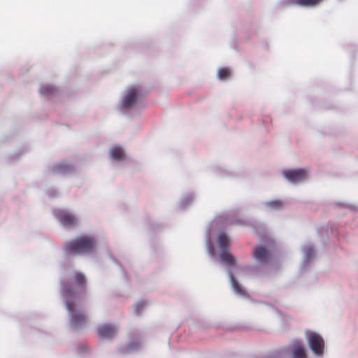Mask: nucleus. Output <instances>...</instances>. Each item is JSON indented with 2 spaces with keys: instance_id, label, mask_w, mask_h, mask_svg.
I'll return each mask as SVG.
<instances>
[{
  "instance_id": "f03ea898",
  "label": "nucleus",
  "mask_w": 358,
  "mask_h": 358,
  "mask_svg": "<svg viewBox=\"0 0 358 358\" xmlns=\"http://www.w3.org/2000/svg\"><path fill=\"white\" fill-rule=\"evenodd\" d=\"M95 246L94 238L84 236L68 241L64 250L67 255H81L94 251Z\"/></svg>"
},
{
  "instance_id": "2eb2a0df",
  "label": "nucleus",
  "mask_w": 358,
  "mask_h": 358,
  "mask_svg": "<svg viewBox=\"0 0 358 358\" xmlns=\"http://www.w3.org/2000/svg\"><path fill=\"white\" fill-rule=\"evenodd\" d=\"M231 71L228 68H221L217 72V76L220 80H226L230 77Z\"/></svg>"
},
{
  "instance_id": "20e7f679",
  "label": "nucleus",
  "mask_w": 358,
  "mask_h": 358,
  "mask_svg": "<svg viewBox=\"0 0 358 358\" xmlns=\"http://www.w3.org/2000/svg\"><path fill=\"white\" fill-rule=\"evenodd\" d=\"M141 92L139 88L132 87L127 90V92L122 100V106L125 108H129L134 105L139 97Z\"/></svg>"
},
{
  "instance_id": "1a4fd4ad",
  "label": "nucleus",
  "mask_w": 358,
  "mask_h": 358,
  "mask_svg": "<svg viewBox=\"0 0 358 358\" xmlns=\"http://www.w3.org/2000/svg\"><path fill=\"white\" fill-rule=\"evenodd\" d=\"M254 257L259 262L266 263L268 259V252L263 247H259L254 251Z\"/></svg>"
},
{
  "instance_id": "ddd939ff",
  "label": "nucleus",
  "mask_w": 358,
  "mask_h": 358,
  "mask_svg": "<svg viewBox=\"0 0 358 358\" xmlns=\"http://www.w3.org/2000/svg\"><path fill=\"white\" fill-rule=\"evenodd\" d=\"M220 257L221 259L229 266H233L235 264V259L234 256L227 251H222Z\"/></svg>"
},
{
  "instance_id": "7ed1b4c3",
  "label": "nucleus",
  "mask_w": 358,
  "mask_h": 358,
  "mask_svg": "<svg viewBox=\"0 0 358 358\" xmlns=\"http://www.w3.org/2000/svg\"><path fill=\"white\" fill-rule=\"evenodd\" d=\"M307 340L311 350L315 355H322L323 354L324 343L320 334L315 332H310L307 336Z\"/></svg>"
},
{
  "instance_id": "9b49d317",
  "label": "nucleus",
  "mask_w": 358,
  "mask_h": 358,
  "mask_svg": "<svg viewBox=\"0 0 358 358\" xmlns=\"http://www.w3.org/2000/svg\"><path fill=\"white\" fill-rule=\"evenodd\" d=\"M292 358H306L305 348L299 342L294 344Z\"/></svg>"
},
{
  "instance_id": "4468645a",
  "label": "nucleus",
  "mask_w": 358,
  "mask_h": 358,
  "mask_svg": "<svg viewBox=\"0 0 358 358\" xmlns=\"http://www.w3.org/2000/svg\"><path fill=\"white\" fill-rule=\"evenodd\" d=\"M230 278L234 290L238 294H243L244 292L238 282L236 280L232 273H230Z\"/></svg>"
},
{
  "instance_id": "39448f33",
  "label": "nucleus",
  "mask_w": 358,
  "mask_h": 358,
  "mask_svg": "<svg viewBox=\"0 0 358 358\" xmlns=\"http://www.w3.org/2000/svg\"><path fill=\"white\" fill-rule=\"evenodd\" d=\"M283 175L291 182H299L306 178V172L304 169L285 171Z\"/></svg>"
},
{
  "instance_id": "9d476101",
  "label": "nucleus",
  "mask_w": 358,
  "mask_h": 358,
  "mask_svg": "<svg viewBox=\"0 0 358 358\" xmlns=\"http://www.w3.org/2000/svg\"><path fill=\"white\" fill-rule=\"evenodd\" d=\"M59 220L61 224L65 226H73L76 222L75 217L67 213H62L59 215Z\"/></svg>"
},
{
  "instance_id": "f8f14e48",
  "label": "nucleus",
  "mask_w": 358,
  "mask_h": 358,
  "mask_svg": "<svg viewBox=\"0 0 358 358\" xmlns=\"http://www.w3.org/2000/svg\"><path fill=\"white\" fill-rule=\"evenodd\" d=\"M110 157L115 160H122L124 159L125 154L122 148L115 146L110 149Z\"/></svg>"
},
{
  "instance_id": "6e6552de",
  "label": "nucleus",
  "mask_w": 358,
  "mask_h": 358,
  "mask_svg": "<svg viewBox=\"0 0 358 358\" xmlns=\"http://www.w3.org/2000/svg\"><path fill=\"white\" fill-rule=\"evenodd\" d=\"M217 243L221 252L229 250L230 240L225 233L221 232L218 234Z\"/></svg>"
},
{
  "instance_id": "f3484780",
  "label": "nucleus",
  "mask_w": 358,
  "mask_h": 358,
  "mask_svg": "<svg viewBox=\"0 0 358 358\" xmlns=\"http://www.w3.org/2000/svg\"><path fill=\"white\" fill-rule=\"evenodd\" d=\"M266 205L272 209H280L282 208V203L280 200L268 201Z\"/></svg>"
},
{
  "instance_id": "0eeeda50",
  "label": "nucleus",
  "mask_w": 358,
  "mask_h": 358,
  "mask_svg": "<svg viewBox=\"0 0 358 358\" xmlns=\"http://www.w3.org/2000/svg\"><path fill=\"white\" fill-rule=\"evenodd\" d=\"M324 0H287V4L297 5L302 7H315L320 5Z\"/></svg>"
},
{
  "instance_id": "f257e3e1",
  "label": "nucleus",
  "mask_w": 358,
  "mask_h": 358,
  "mask_svg": "<svg viewBox=\"0 0 358 358\" xmlns=\"http://www.w3.org/2000/svg\"><path fill=\"white\" fill-rule=\"evenodd\" d=\"M86 285V278L83 273L80 272L73 274L71 283L66 282L62 283L61 292L66 299V307L71 314V323L75 327L86 321V317L83 313L76 312V305L73 301V299L85 292Z\"/></svg>"
},
{
  "instance_id": "423d86ee",
  "label": "nucleus",
  "mask_w": 358,
  "mask_h": 358,
  "mask_svg": "<svg viewBox=\"0 0 358 358\" xmlns=\"http://www.w3.org/2000/svg\"><path fill=\"white\" fill-rule=\"evenodd\" d=\"M116 329L112 325H102L97 329L99 336L101 338H110L115 334Z\"/></svg>"
},
{
  "instance_id": "a211bd4d",
  "label": "nucleus",
  "mask_w": 358,
  "mask_h": 358,
  "mask_svg": "<svg viewBox=\"0 0 358 358\" xmlns=\"http://www.w3.org/2000/svg\"><path fill=\"white\" fill-rule=\"evenodd\" d=\"M140 306H141V308H143V307L144 306V305H143V303H138V304L136 306V311H138V308Z\"/></svg>"
},
{
  "instance_id": "dca6fc26",
  "label": "nucleus",
  "mask_w": 358,
  "mask_h": 358,
  "mask_svg": "<svg viewBox=\"0 0 358 358\" xmlns=\"http://www.w3.org/2000/svg\"><path fill=\"white\" fill-rule=\"evenodd\" d=\"M55 92V88L51 85H43L40 88V93L44 95L52 94Z\"/></svg>"
}]
</instances>
